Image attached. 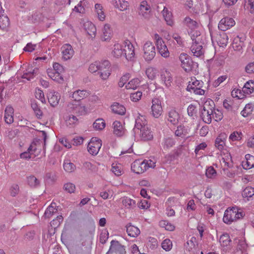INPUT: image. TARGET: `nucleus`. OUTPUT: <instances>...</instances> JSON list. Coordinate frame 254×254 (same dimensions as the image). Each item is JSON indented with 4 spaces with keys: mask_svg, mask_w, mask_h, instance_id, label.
Listing matches in <instances>:
<instances>
[{
    "mask_svg": "<svg viewBox=\"0 0 254 254\" xmlns=\"http://www.w3.org/2000/svg\"><path fill=\"white\" fill-rule=\"evenodd\" d=\"M245 214L240 208L237 207H232L226 209L224 212L223 220L227 224L237 221L244 217Z\"/></svg>",
    "mask_w": 254,
    "mask_h": 254,
    "instance_id": "obj_1",
    "label": "nucleus"
},
{
    "mask_svg": "<svg viewBox=\"0 0 254 254\" xmlns=\"http://www.w3.org/2000/svg\"><path fill=\"white\" fill-rule=\"evenodd\" d=\"M203 82L202 81L195 80L192 82L190 81L187 86V91L193 93L196 95H202L205 93V90L202 89Z\"/></svg>",
    "mask_w": 254,
    "mask_h": 254,
    "instance_id": "obj_2",
    "label": "nucleus"
},
{
    "mask_svg": "<svg viewBox=\"0 0 254 254\" xmlns=\"http://www.w3.org/2000/svg\"><path fill=\"white\" fill-rule=\"evenodd\" d=\"M163 113L161 102L158 98H153L152 100V105L150 114L155 118H159Z\"/></svg>",
    "mask_w": 254,
    "mask_h": 254,
    "instance_id": "obj_3",
    "label": "nucleus"
},
{
    "mask_svg": "<svg viewBox=\"0 0 254 254\" xmlns=\"http://www.w3.org/2000/svg\"><path fill=\"white\" fill-rule=\"evenodd\" d=\"M99 71L98 74H99L100 77L103 80H106L111 74L110 63L107 60L100 62V66L99 67Z\"/></svg>",
    "mask_w": 254,
    "mask_h": 254,
    "instance_id": "obj_4",
    "label": "nucleus"
},
{
    "mask_svg": "<svg viewBox=\"0 0 254 254\" xmlns=\"http://www.w3.org/2000/svg\"><path fill=\"white\" fill-rule=\"evenodd\" d=\"M182 67L186 71H190L195 65V64L186 54L182 53L179 57Z\"/></svg>",
    "mask_w": 254,
    "mask_h": 254,
    "instance_id": "obj_5",
    "label": "nucleus"
},
{
    "mask_svg": "<svg viewBox=\"0 0 254 254\" xmlns=\"http://www.w3.org/2000/svg\"><path fill=\"white\" fill-rule=\"evenodd\" d=\"M143 51V57L146 61H151L155 56V46L150 42H147L144 44Z\"/></svg>",
    "mask_w": 254,
    "mask_h": 254,
    "instance_id": "obj_6",
    "label": "nucleus"
},
{
    "mask_svg": "<svg viewBox=\"0 0 254 254\" xmlns=\"http://www.w3.org/2000/svg\"><path fill=\"white\" fill-rule=\"evenodd\" d=\"M155 37L156 39L157 48L159 54L164 58L169 57L170 53L164 41L161 38L159 37L158 34H155Z\"/></svg>",
    "mask_w": 254,
    "mask_h": 254,
    "instance_id": "obj_7",
    "label": "nucleus"
},
{
    "mask_svg": "<svg viewBox=\"0 0 254 254\" xmlns=\"http://www.w3.org/2000/svg\"><path fill=\"white\" fill-rule=\"evenodd\" d=\"M102 146L101 140L93 137L87 146L88 151L92 155H96Z\"/></svg>",
    "mask_w": 254,
    "mask_h": 254,
    "instance_id": "obj_8",
    "label": "nucleus"
},
{
    "mask_svg": "<svg viewBox=\"0 0 254 254\" xmlns=\"http://www.w3.org/2000/svg\"><path fill=\"white\" fill-rule=\"evenodd\" d=\"M124 56L127 61H132L135 58L134 48L129 41L124 42Z\"/></svg>",
    "mask_w": 254,
    "mask_h": 254,
    "instance_id": "obj_9",
    "label": "nucleus"
},
{
    "mask_svg": "<svg viewBox=\"0 0 254 254\" xmlns=\"http://www.w3.org/2000/svg\"><path fill=\"white\" fill-rule=\"evenodd\" d=\"M235 24V21L232 18L226 17L220 21L218 28L222 31H225L234 26Z\"/></svg>",
    "mask_w": 254,
    "mask_h": 254,
    "instance_id": "obj_10",
    "label": "nucleus"
},
{
    "mask_svg": "<svg viewBox=\"0 0 254 254\" xmlns=\"http://www.w3.org/2000/svg\"><path fill=\"white\" fill-rule=\"evenodd\" d=\"M151 7L146 1H142L140 4L139 14L145 19L150 17Z\"/></svg>",
    "mask_w": 254,
    "mask_h": 254,
    "instance_id": "obj_11",
    "label": "nucleus"
},
{
    "mask_svg": "<svg viewBox=\"0 0 254 254\" xmlns=\"http://www.w3.org/2000/svg\"><path fill=\"white\" fill-rule=\"evenodd\" d=\"M146 165L144 160H135L131 165V170L136 174H142L146 170Z\"/></svg>",
    "mask_w": 254,
    "mask_h": 254,
    "instance_id": "obj_12",
    "label": "nucleus"
},
{
    "mask_svg": "<svg viewBox=\"0 0 254 254\" xmlns=\"http://www.w3.org/2000/svg\"><path fill=\"white\" fill-rule=\"evenodd\" d=\"M67 107L71 111H75L76 113L81 115H84L87 112L85 106L80 105L79 103H74L73 101H71L68 103Z\"/></svg>",
    "mask_w": 254,
    "mask_h": 254,
    "instance_id": "obj_13",
    "label": "nucleus"
},
{
    "mask_svg": "<svg viewBox=\"0 0 254 254\" xmlns=\"http://www.w3.org/2000/svg\"><path fill=\"white\" fill-rule=\"evenodd\" d=\"M89 92L85 90H77L74 91L70 97L74 99V103H79L80 101L87 97L89 95Z\"/></svg>",
    "mask_w": 254,
    "mask_h": 254,
    "instance_id": "obj_14",
    "label": "nucleus"
},
{
    "mask_svg": "<svg viewBox=\"0 0 254 254\" xmlns=\"http://www.w3.org/2000/svg\"><path fill=\"white\" fill-rule=\"evenodd\" d=\"M189 34L192 43H197V44L205 43V38L199 31L194 29L191 30Z\"/></svg>",
    "mask_w": 254,
    "mask_h": 254,
    "instance_id": "obj_15",
    "label": "nucleus"
},
{
    "mask_svg": "<svg viewBox=\"0 0 254 254\" xmlns=\"http://www.w3.org/2000/svg\"><path fill=\"white\" fill-rule=\"evenodd\" d=\"M61 49L63 58L64 60H69L72 57L74 52L70 45L65 44L62 47Z\"/></svg>",
    "mask_w": 254,
    "mask_h": 254,
    "instance_id": "obj_16",
    "label": "nucleus"
},
{
    "mask_svg": "<svg viewBox=\"0 0 254 254\" xmlns=\"http://www.w3.org/2000/svg\"><path fill=\"white\" fill-rule=\"evenodd\" d=\"M204 44L205 43L197 44V43H192L190 50L194 56L200 57L203 55L204 50L202 47Z\"/></svg>",
    "mask_w": 254,
    "mask_h": 254,
    "instance_id": "obj_17",
    "label": "nucleus"
},
{
    "mask_svg": "<svg viewBox=\"0 0 254 254\" xmlns=\"http://www.w3.org/2000/svg\"><path fill=\"white\" fill-rule=\"evenodd\" d=\"M110 252H119L120 254H124L125 253V249L118 241L112 240L111 242L110 249L106 254H109Z\"/></svg>",
    "mask_w": 254,
    "mask_h": 254,
    "instance_id": "obj_18",
    "label": "nucleus"
},
{
    "mask_svg": "<svg viewBox=\"0 0 254 254\" xmlns=\"http://www.w3.org/2000/svg\"><path fill=\"white\" fill-rule=\"evenodd\" d=\"M139 130V136L141 140L144 141L150 140L153 138V134L152 131L148 127H143Z\"/></svg>",
    "mask_w": 254,
    "mask_h": 254,
    "instance_id": "obj_19",
    "label": "nucleus"
},
{
    "mask_svg": "<svg viewBox=\"0 0 254 254\" xmlns=\"http://www.w3.org/2000/svg\"><path fill=\"white\" fill-rule=\"evenodd\" d=\"M147 121L144 116L139 114L138 116L135 119V123L134 127V131H136L142 129L143 127H147Z\"/></svg>",
    "mask_w": 254,
    "mask_h": 254,
    "instance_id": "obj_20",
    "label": "nucleus"
},
{
    "mask_svg": "<svg viewBox=\"0 0 254 254\" xmlns=\"http://www.w3.org/2000/svg\"><path fill=\"white\" fill-rule=\"evenodd\" d=\"M114 133L118 136H123L125 132V129L123 127L121 123L116 121L113 124Z\"/></svg>",
    "mask_w": 254,
    "mask_h": 254,
    "instance_id": "obj_21",
    "label": "nucleus"
},
{
    "mask_svg": "<svg viewBox=\"0 0 254 254\" xmlns=\"http://www.w3.org/2000/svg\"><path fill=\"white\" fill-rule=\"evenodd\" d=\"M102 31L103 35L101 37V40L103 41H109L111 39L113 34V31L110 25L109 24H106L104 25V27Z\"/></svg>",
    "mask_w": 254,
    "mask_h": 254,
    "instance_id": "obj_22",
    "label": "nucleus"
},
{
    "mask_svg": "<svg viewBox=\"0 0 254 254\" xmlns=\"http://www.w3.org/2000/svg\"><path fill=\"white\" fill-rule=\"evenodd\" d=\"M14 110L12 107L7 106L4 111V121L7 124H11L13 122Z\"/></svg>",
    "mask_w": 254,
    "mask_h": 254,
    "instance_id": "obj_23",
    "label": "nucleus"
},
{
    "mask_svg": "<svg viewBox=\"0 0 254 254\" xmlns=\"http://www.w3.org/2000/svg\"><path fill=\"white\" fill-rule=\"evenodd\" d=\"M38 69L36 68H33L32 67H29L24 72L23 74L22 75V78L30 80L38 74Z\"/></svg>",
    "mask_w": 254,
    "mask_h": 254,
    "instance_id": "obj_24",
    "label": "nucleus"
},
{
    "mask_svg": "<svg viewBox=\"0 0 254 254\" xmlns=\"http://www.w3.org/2000/svg\"><path fill=\"white\" fill-rule=\"evenodd\" d=\"M60 98L61 96L58 92H50L48 95L49 102L53 107H55L58 105Z\"/></svg>",
    "mask_w": 254,
    "mask_h": 254,
    "instance_id": "obj_25",
    "label": "nucleus"
},
{
    "mask_svg": "<svg viewBox=\"0 0 254 254\" xmlns=\"http://www.w3.org/2000/svg\"><path fill=\"white\" fill-rule=\"evenodd\" d=\"M244 45V38L239 36L235 37L233 40L232 47L235 51L242 52L243 47Z\"/></svg>",
    "mask_w": 254,
    "mask_h": 254,
    "instance_id": "obj_26",
    "label": "nucleus"
},
{
    "mask_svg": "<svg viewBox=\"0 0 254 254\" xmlns=\"http://www.w3.org/2000/svg\"><path fill=\"white\" fill-rule=\"evenodd\" d=\"M161 77L162 81L167 87L171 86L173 78L171 73L169 71L165 70L162 71Z\"/></svg>",
    "mask_w": 254,
    "mask_h": 254,
    "instance_id": "obj_27",
    "label": "nucleus"
},
{
    "mask_svg": "<svg viewBox=\"0 0 254 254\" xmlns=\"http://www.w3.org/2000/svg\"><path fill=\"white\" fill-rule=\"evenodd\" d=\"M189 131L190 129L184 126H179L175 131V134L176 136L185 138L189 136Z\"/></svg>",
    "mask_w": 254,
    "mask_h": 254,
    "instance_id": "obj_28",
    "label": "nucleus"
},
{
    "mask_svg": "<svg viewBox=\"0 0 254 254\" xmlns=\"http://www.w3.org/2000/svg\"><path fill=\"white\" fill-rule=\"evenodd\" d=\"M224 31H222L218 34L216 37V40L220 46V47H225L226 46L228 43V36L224 32Z\"/></svg>",
    "mask_w": 254,
    "mask_h": 254,
    "instance_id": "obj_29",
    "label": "nucleus"
},
{
    "mask_svg": "<svg viewBox=\"0 0 254 254\" xmlns=\"http://www.w3.org/2000/svg\"><path fill=\"white\" fill-rule=\"evenodd\" d=\"M179 119V114L174 110H170L168 114L167 120L173 125L178 123Z\"/></svg>",
    "mask_w": 254,
    "mask_h": 254,
    "instance_id": "obj_30",
    "label": "nucleus"
},
{
    "mask_svg": "<svg viewBox=\"0 0 254 254\" xmlns=\"http://www.w3.org/2000/svg\"><path fill=\"white\" fill-rule=\"evenodd\" d=\"M246 160L242 162V166L246 170L250 169L254 166V156L250 154L245 156Z\"/></svg>",
    "mask_w": 254,
    "mask_h": 254,
    "instance_id": "obj_31",
    "label": "nucleus"
},
{
    "mask_svg": "<svg viewBox=\"0 0 254 254\" xmlns=\"http://www.w3.org/2000/svg\"><path fill=\"white\" fill-rule=\"evenodd\" d=\"M162 12L167 24L168 25L172 26L174 24V21L171 12L170 11L167 7H164Z\"/></svg>",
    "mask_w": 254,
    "mask_h": 254,
    "instance_id": "obj_32",
    "label": "nucleus"
},
{
    "mask_svg": "<svg viewBox=\"0 0 254 254\" xmlns=\"http://www.w3.org/2000/svg\"><path fill=\"white\" fill-rule=\"evenodd\" d=\"M127 232L128 236L132 237H136L140 233L139 229L131 224H128L127 226Z\"/></svg>",
    "mask_w": 254,
    "mask_h": 254,
    "instance_id": "obj_33",
    "label": "nucleus"
},
{
    "mask_svg": "<svg viewBox=\"0 0 254 254\" xmlns=\"http://www.w3.org/2000/svg\"><path fill=\"white\" fill-rule=\"evenodd\" d=\"M122 202L126 208L133 209L135 207V201L129 197L125 196L122 198Z\"/></svg>",
    "mask_w": 254,
    "mask_h": 254,
    "instance_id": "obj_34",
    "label": "nucleus"
},
{
    "mask_svg": "<svg viewBox=\"0 0 254 254\" xmlns=\"http://www.w3.org/2000/svg\"><path fill=\"white\" fill-rule=\"evenodd\" d=\"M55 203H52L50 206L46 209L44 216L46 218H50L55 213L58 211Z\"/></svg>",
    "mask_w": 254,
    "mask_h": 254,
    "instance_id": "obj_35",
    "label": "nucleus"
},
{
    "mask_svg": "<svg viewBox=\"0 0 254 254\" xmlns=\"http://www.w3.org/2000/svg\"><path fill=\"white\" fill-rule=\"evenodd\" d=\"M111 109L112 111L117 114L120 115H123L126 113V108L122 105L115 103L111 106Z\"/></svg>",
    "mask_w": 254,
    "mask_h": 254,
    "instance_id": "obj_36",
    "label": "nucleus"
},
{
    "mask_svg": "<svg viewBox=\"0 0 254 254\" xmlns=\"http://www.w3.org/2000/svg\"><path fill=\"white\" fill-rule=\"evenodd\" d=\"M112 55L114 57L117 58L124 56V51L123 46L118 43L115 44L114 50L112 51Z\"/></svg>",
    "mask_w": 254,
    "mask_h": 254,
    "instance_id": "obj_37",
    "label": "nucleus"
},
{
    "mask_svg": "<svg viewBox=\"0 0 254 254\" xmlns=\"http://www.w3.org/2000/svg\"><path fill=\"white\" fill-rule=\"evenodd\" d=\"M242 89L246 95L251 94L254 91V82L252 80L247 82Z\"/></svg>",
    "mask_w": 254,
    "mask_h": 254,
    "instance_id": "obj_38",
    "label": "nucleus"
},
{
    "mask_svg": "<svg viewBox=\"0 0 254 254\" xmlns=\"http://www.w3.org/2000/svg\"><path fill=\"white\" fill-rule=\"evenodd\" d=\"M10 24L9 20L6 15L0 14V29L6 30Z\"/></svg>",
    "mask_w": 254,
    "mask_h": 254,
    "instance_id": "obj_39",
    "label": "nucleus"
},
{
    "mask_svg": "<svg viewBox=\"0 0 254 254\" xmlns=\"http://www.w3.org/2000/svg\"><path fill=\"white\" fill-rule=\"evenodd\" d=\"M47 73L49 76L55 81L60 82L64 80L61 74L58 73L55 70H52V69H48Z\"/></svg>",
    "mask_w": 254,
    "mask_h": 254,
    "instance_id": "obj_40",
    "label": "nucleus"
},
{
    "mask_svg": "<svg viewBox=\"0 0 254 254\" xmlns=\"http://www.w3.org/2000/svg\"><path fill=\"white\" fill-rule=\"evenodd\" d=\"M114 5L120 10L124 11L127 9L128 3L125 0H114Z\"/></svg>",
    "mask_w": 254,
    "mask_h": 254,
    "instance_id": "obj_41",
    "label": "nucleus"
},
{
    "mask_svg": "<svg viewBox=\"0 0 254 254\" xmlns=\"http://www.w3.org/2000/svg\"><path fill=\"white\" fill-rule=\"evenodd\" d=\"M85 27L87 33L91 38H94L96 33V28L95 25L91 23H88L85 25Z\"/></svg>",
    "mask_w": 254,
    "mask_h": 254,
    "instance_id": "obj_42",
    "label": "nucleus"
},
{
    "mask_svg": "<svg viewBox=\"0 0 254 254\" xmlns=\"http://www.w3.org/2000/svg\"><path fill=\"white\" fill-rule=\"evenodd\" d=\"M215 110V104L212 100H207L203 106L202 111H205L210 113H213Z\"/></svg>",
    "mask_w": 254,
    "mask_h": 254,
    "instance_id": "obj_43",
    "label": "nucleus"
},
{
    "mask_svg": "<svg viewBox=\"0 0 254 254\" xmlns=\"http://www.w3.org/2000/svg\"><path fill=\"white\" fill-rule=\"evenodd\" d=\"M184 22L191 30L195 29L198 26L197 22L189 17H186L184 19Z\"/></svg>",
    "mask_w": 254,
    "mask_h": 254,
    "instance_id": "obj_44",
    "label": "nucleus"
},
{
    "mask_svg": "<svg viewBox=\"0 0 254 254\" xmlns=\"http://www.w3.org/2000/svg\"><path fill=\"white\" fill-rule=\"evenodd\" d=\"M213 115V113H210L205 111H202L201 117L204 123L207 124H210L211 123Z\"/></svg>",
    "mask_w": 254,
    "mask_h": 254,
    "instance_id": "obj_45",
    "label": "nucleus"
},
{
    "mask_svg": "<svg viewBox=\"0 0 254 254\" xmlns=\"http://www.w3.org/2000/svg\"><path fill=\"white\" fill-rule=\"evenodd\" d=\"M106 126L105 121L103 119H98L93 124V127L96 130H102Z\"/></svg>",
    "mask_w": 254,
    "mask_h": 254,
    "instance_id": "obj_46",
    "label": "nucleus"
},
{
    "mask_svg": "<svg viewBox=\"0 0 254 254\" xmlns=\"http://www.w3.org/2000/svg\"><path fill=\"white\" fill-rule=\"evenodd\" d=\"M63 167L64 170L68 173L73 172L76 169L75 165L68 160L64 161Z\"/></svg>",
    "mask_w": 254,
    "mask_h": 254,
    "instance_id": "obj_47",
    "label": "nucleus"
},
{
    "mask_svg": "<svg viewBox=\"0 0 254 254\" xmlns=\"http://www.w3.org/2000/svg\"><path fill=\"white\" fill-rule=\"evenodd\" d=\"M219 242L222 246L226 247L228 246L231 242L229 234L227 233L222 234L220 237Z\"/></svg>",
    "mask_w": 254,
    "mask_h": 254,
    "instance_id": "obj_48",
    "label": "nucleus"
},
{
    "mask_svg": "<svg viewBox=\"0 0 254 254\" xmlns=\"http://www.w3.org/2000/svg\"><path fill=\"white\" fill-rule=\"evenodd\" d=\"M27 183L31 187L36 188L40 185V181L34 176L31 175L27 178Z\"/></svg>",
    "mask_w": 254,
    "mask_h": 254,
    "instance_id": "obj_49",
    "label": "nucleus"
},
{
    "mask_svg": "<svg viewBox=\"0 0 254 254\" xmlns=\"http://www.w3.org/2000/svg\"><path fill=\"white\" fill-rule=\"evenodd\" d=\"M65 121L66 125L71 127L77 124L78 119L75 116L69 115L66 117Z\"/></svg>",
    "mask_w": 254,
    "mask_h": 254,
    "instance_id": "obj_50",
    "label": "nucleus"
},
{
    "mask_svg": "<svg viewBox=\"0 0 254 254\" xmlns=\"http://www.w3.org/2000/svg\"><path fill=\"white\" fill-rule=\"evenodd\" d=\"M254 110V106L251 103L247 104L241 114L244 117H247L251 114Z\"/></svg>",
    "mask_w": 254,
    "mask_h": 254,
    "instance_id": "obj_51",
    "label": "nucleus"
},
{
    "mask_svg": "<svg viewBox=\"0 0 254 254\" xmlns=\"http://www.w3.org/2000/svg\"><path fill=\"white\" fill-rule=\"evenodd\" d=\"M95 8L99 19L100 21H104L105 19V15L102 10V5L97 3L95 5Z\"/></svg>",
    "mask_w": 254,
    "mask_h": 254,
    "instance_id": "obj_52",
    "label": "nucleus"
},
{
    "mask_svg": "<svg viewBox=\"0 0 254 254\" xmlns=\"http://www.w3.org/2000/svg\"><path fill=\"white\" fill-rule=\"evenodd\" d=\"M31 107L34 111L35 114L38 118L41 119L42 117L43 113L35 101H31Z\"/></svg>",
    "mask_w": 254,
    "mask_h": 254,
    "instance_id": "obj_53",
    "label": "nucleus"
},
{
    "mask_svg": "<svg viewBox=\"0 0 254 254\" xmlns=\"http://www.w3.org/2000/svg\"><path fill=\"white\" fill-rule=\"evenodd\" d=\"M140 83V80L138 78H134L131 80L126 85V88L127 89H134L138 87Z\"/></svg>",
    "mask_w": 254,
    "mask_h": 254,
    "instance_id": "obj_54",
    "label": "nucleus"
},
{
    "mask_svg": "<svg viewBox=\"0 0 254 254\" xmlns=\"http://www.w3.org/2000/svg\"><path fill=\"white\" fill-rule=\"evenodd\" d=\"M254 195V189L251 187L246 188L242 192L244 197H251Z\"/></svg>",
    "mask_w": 254,
    "mask_h": 254,
    "instance_id": "obj_55",
    "label": "nucleus"
},
{
    "mask_svg": "<svg viewBox=\"0 0 254 254\" xmlns=\"http://www.w3.org/2000/svg\"><path fill=\"white\" fill-rule=\"evenodd\" d=\"M196 242V238L192 237L185 244L186 250L190 252L193 248L195 247V243Z\"/></svg>",
    "mask_w": 254,
    "mask_h": 254,
    "instance_id": "obj_56",
    "label": "nucleus"
},
{
    "mask_svg": "<svg viewBox=\"0 0 254 254\" xmlns=\"http://www.w3.org/2000/svg\"><path fill=\"white\" fill-rule=\"evenodd\" d=\"M233 97H237L238 99H243L246 96L245 94L243 92V89H234L231 92Z\"/></svg>",
    "mask_w": 254,
    "mask_h": 254,
    "instance_id": "obj_57",
    "label": "nucleus"
},
{
    "mask_svg": "<svg viewBox=\"0 0 254 254\" xmlns=\"http://www.w3.org/2000/svg\"><path fill=\"white\" fill-rule=\"evenodd\" d=\"M147 245L148 247L151 250H154L156 249L158 246L157 239L155 238L150 237L149 238Z\"/></svg>",
    "mask_w": 254,
    "mask_h": 254,
    "instance_id": "obj_58",
    "label": "nucleus"
},
{
    "mask_svg": "<svg viewBox=\"0 0 254 254\" xmlns=\"http://www.w3.org/2000/svg\"><path fill=\"white\" fill-rule=\"evenodd\" d=\"M100 66V62L96 61L90 64L88 70L92 73H97L99 71V67Z\"/></svg>",
    "mask_w": 254,
    "mask_h": 254,
    "instance_id": "obj_59",
    "label": "nucleus"
},
{
    "mask_svg": "<svg viewBox=\"0 0 254 254\" xmlns=\"http://www.w3.org/2000/svg\"><path fill=\"white\" fill-rule=\"evenodd\" d=\"M162 248L166 251H169L172 249V243L169 239L164 240L162 243Z\"/></svg>",
    "mask_w": 254,
    "mask_h": 254,
    "instance_id": "obj_60",
    "label": "nucleus"
},
{
    "mask_svg": "<svg viewBox=\"0 0 254 254\" xmlns=\"http://www.w3.org/2000/svg\"><path fill=\"white\" fill-rule=\"evenodd\" d=\"M156 70L155 68L150 67L146 70V74L149 79H153L156 75Z\"/></svg>",
    "mask_w": 254,
    "mask_h": 254,
    "instance_id": "obj_61",
    "label": "nucleus"
},
{
    "mask_svg": "<svg viewBox=\"0 0 254 254\" xmlns=\"http://www.w3.org/2000/svg\"><path fill=\"white\" fill-rule=\"evenodd\" d=\"M205 175L207 178L213 179L216 176V171L213 167L210 166L206 169Z\"/></svg>",
    "mask_w": 254,
    "mask_h": 254,
    "instance_id": "obj_62",
    "label": "nucleus"
},
{
    "mask_svg": "<svg viewBox=\"0 0 254 254\" xmlns=\"http://www.w3.org/2000/svg\"><path fill=\"white\" fill-rule=\"evenodd\" d=\"M64 190L68 193H73L75 190V186L71 183H67L64 185Z\"/></svg>",
    "mask_w": 254,
    "mask_h": 254,
    "instance_id": "obj_63",
    "label": "nucleus"
},
{
    "mask_svg": "<svg viewBox=\"0 0 254 254\" xmlns=\"http://www.w3.org/2000/svg\"><path fill=\"white\" fill-rule=\"evenodd\" d=\"M213 118L216 122L220 121L223 117V115L221 111L218 109H215L213 111Z\"/></svg>",
    "mask_w": 254,
    "mask_h": 254,
    "instance_id": "obj_64",
    "label": "nucleus"
}]
</instances>
